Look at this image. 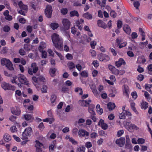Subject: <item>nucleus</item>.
Returning <instances> with one entry per match:
<instances>
[{
    "label": "nucleus",
    "mask_w": 152,
    "mask_h": 152,
    "mask_svg": "<svg viewBox=\"0 0 152 152\" xmlns=\"http://www.w3.org/2000/svg\"><path fill=\"white\" fill-rule=\"evenodd\" d=\"M51 39L54 45L56 48L61 49L62 48L63 41L58 34L56 33L52 34Z\"/></svg>",
    "instance_id": "1"
},
{
    "label": "nucleus",
    "mask_w": 152,
    "mask_h": 152,
    "mask_svg": "<svg viewBox=\"0 0 152 152\" xmlns=\"http://www.w3.org/2000/svg\"><path fill=\"white\" fill-rule=\"evenodd\" d=\"M17 77L18 80L20 83H17V85L19 87H21V84H24L26 85L28 84V82L27 81L26 78L23 75L19 74L18 75Z\"/></svg>",
    "instance_id": "2"
},
{
    "label": "nucleus",
    "mask_w": 152,
    "mask_h": 152,
    "mask_svg": "<svg viewBox=\"0 0 152 152\" xmlns=\"http://www.w3.org/2000/svg\"><path fill=\"white\" fill-rule=\"evenodd\" d=\"M38 70V68L36 63H34L31 64L30 67L28 68V72L29 75H33V74H35Z\"/></svg>",
    "instance_id": "3"
},
{
    "label": "nucleus",
    "mask_w": 152,
    "mask_h": 152,
    "mask_svg": "<svg viewBox=\"0 0 152 152\" xmlns=\"http://www.w3.org/2000/svg\"><path fill=\"white\" fill-rule=\"evenodd\" d=\"M1 86L5 91L7 90L14 91L15 89V88L14 86L4 82L1 83Z\"/></svg>",
    "instance_id": "4"
},
{
    "label": "nucleus",
    "mask_w": 152,
    "mask_h": 152,
    "mask_svg": "<svg viewBox=\"0 0 152 152\" xmlns=\"http://www.w3.org/2000/svg\"><path fill=\"white\" fill-rule=\"evenodd\" d=\"M62 24L63 28L61 29L63 31H65L68 30L70 26V22L69 20L67 19H64L62 20Z\"/></svg>",
    "instance_id": "5"
},
{
    "label": "nucleus",
    "mask_w": 152,
    "mask_h": 152,
    "mask_svg": "<svg viewBox=\"0 0 152 152\" xmlns=\"http://www.w3.org/2000/svg\"><path fill=\"white\" fill-rule=\"evenodd\" d=\"M125 127L130 132L132 131V129L137 130L139 128L134 124H132L130 122H126L125 124Z\"/></svg>",
    "instance_id": "6"
},
{
    "label": "nucleus",
    "mask_w": 152,
    "mask_h": 152,
    "mask_svg": "<svg viewBox=\"0 0 152 152\" xmlns=\"http://www.w3.org/2000/svg\"><path fill=\"white\" fill-rule=\"evenodd\" d=\"M45 14L47 17L50 18L52 12V7L50 5H47L45 10Z\"/></svg>",
    "instance_id": "7"
},
{
    "label": "nucleus",
    "mask_w": 152,
    "mask_h": 152,
    "mask_svg": "<svg viewBox=\"0 0 152 152\" xmlns=\"http://www.w3.org/2000/svg\"><path fill=\"white\" fill-rule=\"evenodd\" d=\"M35 142V147H36V152H42V148L44 147L43 145L38 140H36Z\"/></svg>",
    "instance_id": "8"
},
{
    "label": "nucleus",
    "mask_w": 152,
    "mask_h": 152,
    "mask_svg": "<svg viewBox=\"0 0 152 152\" xmlns=\"http://www.w3.org/2000/svg\"><path fill=\"white\" fill-rule=\"evenodd\" d=\"M116 143L119 147H123L125 144V139L124 138L121 137L116 140Z\"/></svg>",
    "instance_id": "9"
},
{
    "label": "nucleus",
    "mask_w": 152,
    "mask_h": 152,
    "mask_svg": "<svg viewBox=\"0 0 152 152\" xmlns=\"http://www.w3.org/2000/svg\"><path fill=\"white\" fill-rule=\"evenodd\" d=\"M98 125L100 126L102 128L106 130L108 128L107 125L104 122V121L102 119H101L98 123Z\"/></svg>",
    "instance_id": "10"
},
{
    "label": "nucleus",
    "mask_w": 152,
    "mask_h": 152,
    "mask_svg": "<svg viewBox=\"0 0 152 152\" xmlns=\"http://www.w3.org/2000/svg\"><path fill=\"white\" fill-rule=\"evenodd\" d=\"M12 113L16 115H18L20 114V111L19 108H13L11 109Z\"/></svg>",
    "instance_id": "11"
},
{
    "label": "nucleus",
    "mask_w": 152,
    "mask_h": 152,
    "mask_svg": "<svg viewBox=\"0 0 152 152\" xmlns=\"http://www.w3.org/2000/svg\"><path fill=\"white\" fill-rule=\"evenodd\" d=\"M126 62L122 58H120L118 61L115 62L116 66L118 67H120L121 65H125Z\"/></svg>",
    "instance_id": "12"
},
{
    "label": "nucleus",
    "mask_w": 152,
    "mask_h": 152,
    "mask_svg": "<svg viewBox=\"0 0 152 152\" xmlns=\"http://www.w3.org/2000/svg\"><path fill=\"white\" fill-rule=\"evenodd\" d=\"M73 133H88V132L86 131L85 130L83 129H80L79 130L77 129L76 128H74L72 130Z\"/></svg>",
    "instance_id": "13"
},
{
    "label": "nucleus",
    "mask_w": 152,
    "mask_h": 152,
    "mask_svg": "<svg viewBox=\"0 0 152 152\" xmlns=\"http://www.w3.org/2000/svg\"><path fill=\"white\" fill-rule=\"evenodd\" d=\"M146 61V60L145 57L142 56L138 57L137 63L138 64H144Z\"/></svg>",
    "instance_id": "14"
},
{
    "label": "nucleus",
    "mask_w": 152,
    "mask_h": 152,
    "mask_svg": "<svg viewBox=\"0 0 152 152\" xmlns=\"http://www.w3.org/2000/svg\"><path fill=\"white\" fill-rule=\"evenodd\" d=\"M30 134H22V137L21 139L23 140H25V141H23L25 144L29 141V140H27V139L28 138V137L30 136Z\"/></svg>",
    "instance_id": "15"
},
{
    "label": "nucleus",
    "mask_w": 152,
    "mask_h": 152,
    "mask_svg": "<svg viewBox=\"0 0 152 152\" xmlns=\"http://www.w3.org/2000/svg\"><path fill=\"white\" fill-rule=\"evenodd\" d=\"M18 5L21 10L27 11L28 9L27 6L23 4L22 1H20L19 2Z\"/></svg>",
    "instance_id": "16"
},
{
    "label": "nucleus",
    "mask_w": 152,
    "mask_h": 152,
    "mask_svg": "<svg viewBox=\"0 0 152 152\" xmlns=\"http://www.w3.org/2000/svg\"><path fill=\"white\" fill-rule=\"evenodd\" d=\"M98 26L104 28H106L107 26L106 24L102 20H98L97 22Z\"/></svg>",
    "instance_id": "17"
},
{
    "label": "nucleus",
    "mask_w": 152,
    "mask_h": 152,
    "mask_svg": "<svg viewBox=\"0 0 152 152\" xmlns=\"http://www.w3.org/2000/svg\"><path fill=\"white\" fill-rule=\"evenodd\" d=\"M24 118L27 121L31 120L32 121L34 119V118L32 115L31 114H26L23 115Z\"/></svg>",
    "instance_id": "18"
},
{
    "label": "nucleus",
    "mask_w": 152,
    "mask_h": 152,
    "mask_svg": "<svg viewBox=\"0 0 152 152\" xmlns=\"http://www.w3.org/2000/svg\"><path fill=\"white\" fill-rule=\"evenodd\" d=\"M124 30L128 34H129L131 33V30L130 27L128 25H125L123 28Z\"/></svg>",
    "instance_id": "19"
},
{
    "label": "nucleus",
    "mask_w": 152,
    "mask_h": 152,
    "mask_svg": "<svg viewBox=\"0 0 152 152\" xmlns=\"http://www.w3.org/2000/svg\"><path fill=\"white\" fill-rule=\"evenodd\" d=\"M107 107L109 111H111V110L114 109L115 107V104L114 103L110 102L108 103L107 104Z\"/></svg>",
    "instance_id": "20"
},
{
    "label": "nucleus",
    "mask_w": 152,
    "mask_h": 152,
    "mask_svg": "<svg viewBox=\"0 0 152 152\" xmlns=\"http://www.w3.org/2000/svg\"><path fill=\"white\" fill-rule=\"evenodd\" d=\"M125 148L130 150L132 149V146L129 140H127L125 145Z\"/></svg>",
    "instance_id": "21"
},
{
    "label": "nucleus",
    "mask_w": 152,
    "mask_h": 152,
    "mask_svg": "<svg viewBox=\"0 0 152 152\" xmlns=\"http://www.w3.org/2000/svg\"><path fill=\"white\" fill-rule=\"evenodd\" d=\"M83 17L88 20L91 19L92 18V15L88 12L84 13L83 15Z\"/></svg>",
    "instance_id": "22"
},
{
    "label": "nucleus",
    "mask_w": 152,
    "mask_h": 152,
    "mask_svg": "<svg viewBox=\"0 0 152 152\" xmlns=\"http://www.w3.org/2000/svg\"><path fill=\"white\" fill-rule=\"evenodd\" d=\"M4 140L6 142L10 141L11 139V137L9 134H5L4 136Z\"/></svg>",
    "instance_id": "23"
},
{
    "label": "nucleus",
    "mask_w": 152,
    "mask_h": 152,
    "mask_svg": "<svg viewBox=\"0 0 152 152\" xmlns=\"http://www.w3.org/2000/svg\"><path fill=\"white\" fill-rule=\"evenodd\" d=\"M85 148L84 146L80 145L77 148V152H84Z\"/></svg>",
    "instance_id": "24"
},
{
    "label": "nucleus",
    "mask_w": 152,
    "mask_h": 152,
    "mask_svg": "<svg viewBox=\"0 0 152 152\" xmlns=\"http://www.w3.org/2000/svg\"><path fill=\"white\" fill-rule=\"evenodd\" d=\"M126 110H124L122 113L120 114L119 117L121 119H125L126 118Z\"/></svg>",
    "instance_id": "25"
},
{
    "label": "nucleus",
    "mask_w": 152,
    "mask_h": 152,
    "mask_svg": "<svg viewBox=\"0 0 152 152\" xmlns=\"http://www.w3.org/2000/svg\"><path fill=\"white\" fill-rule=\"evenodd\" d=\"M59 26L58 24L56 23H52L50 25L51 28L53 30L56 29Z\"/></svg>",
    "instance_id": "26"
},
{
    "label": "nucleus",
    "mask_w": 152,
    "mask_h": 152,
    "mask_svg": "<svg viewBox=\"0 0 152 152\" xmlns=\"http://www.w3.org/2000/svg\"><path fill=\"white\" fill-rule=\"evenodd\" d=\"M96 109L97 112L100 115L102 114L103 112L102 108L100 107V106L97 104L96 106Z\"/></svg>",
    "instance_id": "27"
},
{
    "label": "nucleus",
    "mask_w": 152,
    "mask_h": 152,
    "mask_svg": "<svg viewBox=\"0 0 152 152\" xmlns=\"http://www.w3.org/2000/svg\"><path fill=\"white\" fill-rule=\"evenodd\" d=\"M6 66L9 70H14V68L12 66V64L10 61L9 62Z\"/></svg>",
    "instance_id": "28"
},
{
    "label": "nucleus",
    "mask_w": 152,
    "mask_h": 152,
    "mask_svg": "<svg viewBox=\"0 0 152 152\" xmlns=\"http://www.w3.org/2000/svg\"><path fill=\"white\" fill-rule=\"evenodd\" d=\"M10 60L5 58H3L1 61V64L3 65H6L9 62Z\"/></svg>",
    "instance_id": "29"
},
{
    "label": "nucleus",
    "mask_w": 152,
    "mask_h": 152,
    "mask_svg": "<svg viewBox=\"0 0 152 152\" xmlns=\"http://www.w3.org/2000/svg\"><path fill=\"white\" fill-rule=\"evenodd\" d=\"M70 15L71 17H72L75 16L77 17L79 16V14L78 12L76 10H74L71 12L70 13Z\"/></svg>",
    "instance_id": "30"
},
{
    "label": "nucleus",
    "mask_w": 152,
    "mask_h": 152,
    "mask_svg": "<svg viewBox=\"0 0 152 152\" xmlns=\"http://www.w3.org/2000/svg\"><path fill=\"white\" fill-rule=\"evenodd\" d=\"M148 104L146 102H144L141 103V108L142 109H146L148 107Z\"/></svg>",
    "instance_id": "31"
},
{
    "label": "nucleus",
    "mask_w": 152,
    "mask_h": 152,
    "mask_svg": "<svg viewBox=\"0 0 152 152\" xmlns=\"http://www.w3.org/2000/svg\"><path fill=\"white\" fill-rule=\"evenodd\" d=\"M67 65L70 70L75 68V67L74 64L72 62H70L68 63Z\"/></svg>",
    "instance_id": "32"
},
{
    "label": "nucleus",
    "mask_w": 152,
    "mask_h": 152,
    "mask_svg": "<svg viewBox=\"0 0 152 152\" xmlns=\"http://www.w3.org/2000/svg\"><path fill=\"white\" fill-rule=\"evenodd\" d=\"M46 44L45 42H41L40 45L39 47V50L40 51H41L43 49L46 47Z\"/></svg>",
    "instance_id": "33"
},
{
    "label": "nucleus",
    "mask_w": 152,
    "mask_h": 152,
    "mask_svg": "<svg viewBox=\"0 0 152 152\" xmlns=\"http://www.w3.org/2000/svg\"><path fill=\"white\" fill-rule=\"evenodd\" d=\"M56 71V69L55 68L51 69L50 70V73L52 77H53L55 76V72Z\"/></svg>",
    "instance_id": "34"
},
{
    "label": "nucleus",
    "mask_w": 152,
    "mask_h": 152,
    "mask_svg": "<svg viewBox=\"0 0 152 152\" xmlns=\"http://www.w3.org/2000/svg\"><path fill=\"white\" fill-rule=\"evenodd\" d=\"M137 141L138 143L139 144H143L145 142V139L140 138H139L138 139Z\"/></svg>",
    "instance_id": "35"
},
{
    "label": "nucleus",
    "mask_w": 152,
    "mask_h": 152,
    "mask_svg": "<svg viewBox=\"0 0 152 152\" xmlns=\"http://www.w3.org/2000/svg\"><path fill=\"white\" fill-rule=\"evenodd\" d=\"M75 91L76 92H80L79 94L82 95L83 94V91L82 89L81 88L77 87L75 88Z\"/></svg>",
    "instance_id": "36"
},
{
    "label": "nucleus",
    "mask_w": 152,
    "mask_h": 152,
    "mask_svg": "<svg viewBox=\"0 0 152 152\" xmlns=\"http://www.w3.org/2000/svg\"><path fill=\"white\" fill-rule=\"evenodd\" d=\"M104 54L102 53H99L98 56L99 60L101 61H104L103 58L104 57Z\"/></svg>",
    "instance_id": "37"
},
{
    "label": "nucleus",
    "mask_w": 152,
    "mask_h": 152,
    "mask_svg": "<svg viewBox=\"0 0 152 152\" xmlns=\"http://www.w3.org/2000/svg\"><path fill=\"white\" fill-rule=\"evenodd\" d=\"M57 96L55 95H53L51 96L50 100L52 103H54L56 99Z\"/></svg>",
    "instance_id": "38"
},
{
    "label": "nucleus",
    "mask_w": 152,
    "mask_h": 152,
    "mask_svg": "<svg viewBox=\"0 0 152 152\" xmlns=\"http://www.w3.org/2000/svg\"><path fill=\"white\" fill-rule=\"evenodd\" d=\"M19 53L22 56L25 55L26 53V52L23 48H21L19 50Z\"/></svg>",
    "instance_id": "39"
},
{
    "label": "nucleus",
    "mask_w": 152,
    "mask_h": 152,
    "mask_svg": "<svg viewBox=\"0 0 152 152\" xmlns=\"http://www.w3.org/2000/svg\"><path fill=\"white\" fill-rule=\"evenodd\" d=\"M38 81L45 82L46 81L45 78L43 76L41 75L38 77Z\"/></svg>",
    "instance_id": "40"
},
{
    "label": "nucleus",
    "mask_w": 152,
    "mask_h": 152,
    "mask_svg": "<svg viewBox=\"0 0 152 152\" xmlns=\"http://www.w3.org/2000/svg\"><path fill=\"white\" fill-rule=\"evenodd\" d=\"M152 87V84H146L145 85V89L148 91H150V88Z\"/></svg>",
    "instance_id": "41"
},
{
    "label": "nucleus",
    "mask_w": 152,
    "mask_h": 152,
    "mask_svg": "<svg viewBox=\"0 0 152 152\" xmlns=\"http://www.w3.org/2000/svg\"><path fill=\"white\" fill-rule=\"evenodd\" d=\"M32 132L31 128V127H29L26 129L23 133H24L25 132H27V133H31Z\"/></svg>",
    "instance_id": "42"
},
{
    "label": "nucleus",
    "mask_w": 152,
    "mask_h": 152,
    "mask_svg": "<svg viewBox=\"0 0 152 152\" xmlns=\"http://www.w3.org/2000/svg\"><path fill=\"white\" fill-rule=\"evenodd\" d=\"M8 50V49L7 47H4L3 48V49L1 51V53L3 54L7 53Z\"/></svg>",
    "instance_id": "43"
},
{
    "label": "nucleus",
    "mask_w": 152,
    "mask_h": 152,
    "mask_svg": "<svg viewBox=\"0 0 152 152\" xmlns=\"http://www.w3.org/2000/svg\"><path fill=\"white\" fill-rule=\"evenodd\" d=\"M3 31L5 32H8L10 30V28L8 26H6L3 28Z\"/></svg>",
    "instance_id": "44"
},
{
    "label": "nucleus",
    "mask_w": 152,
    "mask_h": 152,
    "mask_svg": "<svg viewBox=\"0 0 152 152\" xmlns=\"http://www.w3.org/2000/svg\"><path fill=\"white\" fill-rule=\"evenodd\" d=\"M69 140L71 142L72 144L76 145L77 144V143L76 141L73 138L70 137L69 138Z\"/></svg>",
    "instance_id": "45"
},
{
    "label": "nucleus",
    "mask_w": 152,
    "mask_h": 152,
    "mask_svg": "<svg viewBox=\"0 0 152 152\" xmlns=\"http://www.w3.org/2000/svg\"><path fill=\"white\" fill-rule=\"evenodd\" d=\"M134 6L136 8V9L138 8L140 6V4L138 1H135L134 2Z\"/></svg>",
    "instance_id": "46"
},
{
    "label": "nucleus",
    "mask_w": 152,
    "mask_h": 152,
    "mask_svg": "<svg viewBox=\"0 0 152 152\" xmlns=\"http://www.w3.org/2000/svg\"><path fill=\"white\" fill-rule=\"evenodd\" d=\"M47 87L46 85H43L41 89V91L42 93H46L47 91Z\"/></svg>",
    "instance_id": "47"
},
{
    "label": "nucleus",
    "mask_w": 152,
    "mask_h": 152,
    "mask_svg": "<svg viewBox=\"0 0 152 152\" xmlns=\"http://www.w3.org/2000/svg\"><path fill=\"white\" fill-rule=\"evenodd\" d=\"M90 52L91 53V56L92 57H95L96 56V53L95 51L94 50H91L90 51Z\"/></svg>",
    "instance_id": "48"
},
{
    "label": "nucleus",
    "mask_w": 152,
    "mask_h": 152,
    "mask_svg": "<svg viewBox=\"0 0 152 152\" xmlns=\"http://www.w3.org/2000/svg\"><path fill=\"white\" fill-rule=\"evenodd\" d=\"M132 37L133 39H134L137 38L138 35L135 32H132L131 34Z\"/></svg>",
    "instance_id": "49"
},
{
    "label": "nucleus",
    "mask_w": 152,
    "mask_h": 152,
    "mask_svg": "<svg viewBox=\"0 0 152 152\" xmlns=\"http://www.w3.org/2000/svg\"><path fill=\"white\" fill-rule=\"evenodd\" d=\"M80 75L81 76L85 77H87L88 76V73L85 71H82L81 72Z\"/></svg>",
    "instance_id": "50"
},
{
    "label": "nucleus",
    "mask_w": 152,
    "mask_h": 152,
    "mask_svg": "<svg viewBox=\"0 0 152 152\" xmlns=\"http://www.w3.org/2000/svg\"><path fill=\"white\" fill-rule=\"evenodd\" d=\"M91 46L92 48H95V46L96 44V42L95 41H91L90 43Z\"/></svg>",
    "instance_id": "51"
},
{
    "label": "nucleus",
    "mask_w": 152,
    "mask_h": 152,
    "mask_svg": "<svg viewBox=\"0 0 152 152\" xmlns=\"http://www.w3.org/2000/svg\"><path fill=\"white\" fill-rule=\"evenodd\" d=\"M104 57L103 58L104 61H108L110 59V57L107 55L104 54Z\"/></svg>",
    "instance_id": "52"
},
{
    "label": "nucleus",
    "mask_w": 152,
    "mask_h": 152,
    "mask_svg": "<svg viewBox=\"0 0 152 152\" xmlns=\"http://www.w3.org/2000/svg\"><path fill=\"white\" fill-rule=\"evenodd\" d=\"M61 13L63 15L66 14L67 12V10L66 8H63L61 10Z\"/></svg>",
    "instance_id": "53"
},
{
    "label": "nucleus",
    "mask_w": 152,
    "mask_h": 152,
    "mask_svg": "<svg viewBox=\"0 0 152 152\" xmlns=\"http://www.w3.org/2000/svg\"><path fill=\"white\" fill-rule=\"evenodd\" d=\"M93 109L90 108H88V112L91 114V115H95V112L93 110Z\"/></svg>",
    "instance_id": "54"
},
{
    "label": "nucleus",
    "mask_w": 152,
    "mask_h": 152,
    "mask_svg": "<svg viewBox=\"0 0 152 152\" xmlns=\"http://www.w3.org/2000/svg\"><path fill=\"white\" fill-rule=\"evenodd\" d=\"M10 130L12 132H15L17 131V128L15 126H13L10 128Z\"/></svg>",
    "instance_id": "55"
},
{
    "label": "nucleus",
    "mask_w": 152,
    "mask_h": 152,
    "mask_svg": "<svg viewBox=\"0 0 152 152\" xmlns=\"http://www.w3.org/2000/svg\"><path fill=\"white\" fill-rule=\"evenodd\" d=\"M85 146L87 148H88L91 147L92 146V145L91 142H87L86 143Z\"/></svg>",
    "instance_id": "56"
},
{
    "label": "nucleus",
    "mask_w": 152,
    "mask_h": 152,
    "mask_svg": "<svg viewBox=\"0 0 152 152\" xmlns=\"http://www.w3.org/2000/svg\"><path fill=\"white\" fill-rule=\"evenodd\" d=\"M66 58L69 60H71L73 58L72 56L70 54L68 53L66 55Z\"/></svg>",
    "instance_id": "57"
},
{
    "label": "nucleus",
    "mask_w": 152,
    "mask_h": 152,
    "mask_svg": "<svg viewBox=\"0 0 152 152\" xmlns=\"http://www.w3.org/2000/svg\"><path fill=\"white\" fill-rule=\"evenodd\" d=\"M122 25V21L120 20H118L117 23V27L119 29L121 28Z\"/></svg>",
    "instance_id": "58"
},
{
    "label": "nucleus",
    "mask_w": 152,
    "mask_h": 152,
    "mask_svg": "<svg viewBox=\"0 0 152 152\" xmlns=\"http://www.w3.org/2000/svg\"><path fill=\"white\" fill-rule=\"evenodd\" d=\"M144 78V76L143 75L140 74L137 77V79L140 81H142Z\"/></svg>",
    "instance_id": "59"
},
{
    "label": "nucleus",
    "mask_w": 152,
    "mask_h": 152,
    "mask_svg": "<svg viewBox=\"0 0 152 152\" xmlns=\"http://www.w3.org/2000/svg\"><path fill=\"white\" fill-rule=\"evenodd\" d=\"M108 67H109V69L112 71H112H113V70H115L116 71H118L117 70V69L114 66H112V65H109L108 66Z\"/></svg>",
    "instance_id": "60"
},
{
    "label": "nucleus",
    "mask_w": 152,
    "mask_h": 152,
    "mask_svg": "<svg viewBox=\"0 0 152 152\" xmlns=\"http://www.w3.org/2000/svg\"><path fill=\"white\" fill-rule=\"evenodd\" d=\"M27 30L29 33L31 32L32 31V28L31 26H28L27 27Z\"/></svg>",
    "instance_id": "61"
},
{
    "label": "nucleus",
    "mask_w": 152,
    "mask_h": 152,
    "mask_svg": "<svg viewBox=\"0 0 152 152\" xmlns=\"http://www.w3.org/2000/svg\"><path fill=\"white\" fill-rule=\"evenodd\" d=\"M17 117L14 115L11 116L9 118L10 120L12 121H15Z\"/></svg>",
    "instance_id": "62"
},
{
    "label": "nucleus",
    "mask_w": 152,
    "mask_h": 152,
    "mask_svg": "<svg viewBox=\"0 0 152 152\" xmlns=\"http://www.w3.org/2000/svg\"><path fill=\"white\" fill-rule=\"evenodd\" d=\"M110 15L112 17L115 18L116 16V13L114 11H112L110 12Z\"/></svg>",
    "instance_id": "63"
},
{
    "label": "nucleus",
    "mask_w": 152,
    "mask_h": 152,
    "mask_svg": "<svg viewBox=\"0 0 152 152\" xmlns=\"http://www.w3.org/2000/svg\"><path fill=\"white\" fill-rule=\"evenodd\" d=\"M38 128L41 130H42L44 129V126L42 122H41L40 123L38 126Z\"/></svg>",
    "instance_id": "64"
}]
</instances>
